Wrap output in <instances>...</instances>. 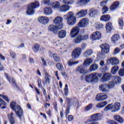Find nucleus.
<instances>
[{
  "label": "nucleus",
  "instance_id": "obj_1",
  "mask_svg": "<svg viewBox=\"0 0 124 124\" xmlns=\"http://www.w3.org/2000/svg\"><path fill=\"white\" fill-rule=\"evenodd\" d=\"M10 107L13 111H15L16 114V116H17L19 119H21V118L24 116L23 110L21 108V107L17 105L16 102L13 101L11 103Z\"/></svg>",
  "mask_w": 124,
  "mask_h": 124
},
{
  "label": "nucleus",
  "instance_id": "obj_2",
  "mask_svg": "<svg viewBox=\"0 0 124 124\" xmlns=\"http://www.w3.org/2000/svg\"><path fill=\"white\" fill-rule=\"evenodd\" d=\"M39 1H36L35 2L29 4L28 6L27 10L26 11V13L28 15H33L35 12V8L39 7Z\"/></svg>",
  "mask_w": 124,
  "mask_h": 124
},
{
  "label": "nucleus",
  "instance_id": "obj_3",
  "mask_svg": "<svg viewBox=\"0 0 124 124\" xmlns=\"http://www.w3.org/2000/svg\"><path fill=\"white\" fill-rule=\"evenodd\" d=\"M64 17H67L66 20L70 26H73L76 23V17L74 16V14L72 12H68Z\"/></svg>",
  "mask_w": 124,
  "mask_h": 124
},
{
  "label": "nucleus",
  "instance_id": "obj_4",
  "mask_svg": "<svg viewBox=\"0 0 124 124\" xmlns=\"http://www.w3.org/2000/svg\"><path fill=\"white\" fill-rule=\"evenodd\" d=\"M121 108V103L119 102L115 103L114 105L113 104H108L105 108V111H109L111 110V112H117L119 111Z\"/></svg>",
  "mask_w": 124,
  "mask_h": 124
},
{
  "label": "nucleus",
  "instance_id": "obj_5",
  "mask_svg": "<svg viewBox=\"0 0 124 124\" xmlns=\"http://www.w3.org/2000/svg\"><path fill=\"white\" fill-rule=\"evenodd\" d=\"M100 38H101V33L98 31L93 32L90 35V39L92 41H96V40H99Z\"/></svg>",
  "mask_w": 124,
  "mask_h": 124
},
{
  "label": "nucleus",
  "instance_id": "obj_6",
  "mask_svg": "<svg viewBox=\"0 0 124 124\" xmlns=\"http://www.w3.org/2000/svg\"><path fill=\"white\" fill-rule=\"evenodd\" d=\"M82 53V49L80 47H77L73 50L72 53V57L73 59H78L79 56H81Z\"/></svg>",
  "mask_w": 124,
  "mask_h": 124
},
{
  "label": "nucleus",
  "instance_id": "obj_7",
  "mask_svg": "<svg viewBox=\"0 0 124 124\" xmlns=\"http://www.w3.org/2000/svg\"><path fill=\"white\" fill-rule=\"evenodd\" d=\"M80 31V28H79V26H77L74 27L70 32V35L71 37L74 38V37H76L77 35L79 34V31Z\"/></svg>",
  "mask_w": 124,
  "mask_h": 124
},
{
  "label": "nucleus",
  "instance_id": "obj_8",
  "mask_svg": "<svg viewBox=\"0 0 124 124\" xmlns=\"http://www.w3.org/2000/svg\"><path fill=\"white\" fill-rule=\"evenodd\" d=\"M66 100L67 103V106H69L70 107L71 106H77L78 105V103L77 102V100L75 99H70L68 98H66Z\"/></svg>",
  "mask_w": 124,
  "mask_h": 124
},
{
  "label": "nucleus",
  "instance_id": "obj_9",
  "mask_svg": "<svg viewBox=\"0 0 124 124\" xmlns=\"http://www.w3.org/2000/svg\"><path fill=\"white\" fill-rule=\"evenodd\" d=\"M62 27V25L61 27H58V25H50L48 26V29L49 31H52L53 33H57L58 30H61Z\"/></svg>",
  "mask_w": 124,
  "mask_h": 124
},
{
  "label": "nucleus",
  "instance_id": "obj_10",
  "mask_svg": "<svg viewBox=\"0 0 124 124\" xmlns=\"http://www.w3.org/2000/svg\"><path fill=\"white\" fill-rule=\"evenodd\" d=\"M89 24V19L83 18L78 23V26L79 28H85Z\"/></svg>",
  "mask_w": 124,
  "mask_h": 124
},
{
  "label": "nucleus",
  "instance_id": "obj_11",
  "mask_svg": "<svg viewBox=\"0 0 124 124\" xmlns=\"http://www.w3.org/2000/svg\"><path fill=\"white\" fill-rule=\"evenodd\" d=\"M62 17L61 16H57L54 19L53 23L58 27H62Z\"/></svg>",
  "mask_w": 124,
  "mask_h": 124
},
{
  "label": "nucleus",
  "instance_id": "obj_12",
  "mask_svg": "<svg viewBox=\"0 0 124 124\" xmlns=\"http://www.w3.org/2000/svg\"><path fill=\"white\" fill-rule=\"evenodd\" d=\"M102 54H107L109 53V45L107 44H102L100 46Z\"/></svg>",
  "mask_w": 124,
  "mask_h": 124
},
{
  "label": "nucleus",
  "instance_id": "obj_13",
  "mask_svg": "<svg viewBox=\"0 0 124 124\" xmlns=\"http://www.w3.org/2000/svg\"><path fill=\"white\" fill-rule=\"evenodd\" d=\"M52 77L48 74V73L46 72L45 74V81H43V86H45L46 84H50L51 81V78Z\"/></svg>",
  "mask_w": 124,
  "mask_h": 124
},
{
  "label": "nucleus",
  "instance_id": "obj_14",
  "mask_svg": "<svg viewBox=\"0 0 124 124\" xmlns=\"http://www.w3.org/2000/svg\"><path fill=\"white\" fill-rule=\"evenodd\" d=\"M99 89L103 93H108V92H109L108 84L106 83L100 84L99 86Z\"/></svg>",
  "mask_w": 124,
  "mask_h": 124
},
{
  "label": "nucleus",
  "instance_id": "obj_15",
  "mask_svg": "<svg viewBox=\"0 0 124 124\" xmlns=\"http://www.w3.org/2000/svg\"><path fill=\"white\" fill-rule=\"evenodd\" d=\"M108 96L106 94L99 93L97 94L96 100L97 101H103L107 99Z\"/></svg>",
  "mask_w": 124,
  "mask_h": 124
},
{
  "label": "nucleus",
  "instance_id": "obj_16",
  "mask_svg": "<svg viewBox=\"0 0 124 124\" xmlns=\"http://www.w3.org/2000/svg\"><path fill=\"white\" fill-rule=\"evenodd\" d=\"M107 62L111 63L112 65H116L119 64V59L116 57L111 58L107 60Z\"/></svg>",
  "mask_w": 124,
  "mask_h": 124
},
{
  "label": "nucleus",
  "instance_id": "obj_17",
  "mask_svg": "<svg viewBox=\"0 0 124 124\" xmlns=\"http://www.w3.org/2000/svg\"><path fill=\"white\" fill-rule=\"evenodd\" d=\"M70 10V6H69V5H67L66 4H64L60 6L59 9L60 12H67V11H69Z\"/></svg>",
  "mask_w": 124,
  "mask_h": 124
},
{
  "label": "nucleus",
  "instance_id": "obj_18",
  "mask_svg": "<svg viewBox=\"0 0 124 124\" xmlns=\"http://www.w3.org/2000/svg\"><path fill=\"white\" fill-rule=\"evenodd\" d=\"M112 75L109 73H105L102 78V80H103V82L105 83V82H108L111 78Z\"/></svg>",
  "mask_w": 124,
  "mask_h": 124
},
{
  "label": "nucleus",
  "instance_id": "obj_19",
  "mask_svg": "<svg viewBox=\"0 0 124 124\" xmlns=\"http://www.w3.org/2000/svg\"><path fill=\"white\" fill-rule=\"evenodd\" d=\"M38 21L43 25H46L49 23V18L46 16H41L38 18Z\"/></svg>",
  "mask_w": 124,
  "mask_h": 124
},
{
  "label": "nucleus",
  "instance_id": "obj_20",
  "mask_svg": "<svg viewBox=\"0 0 124 124\" xmlns=\"http://www.w3.org/2000/svg\"><path fill=\"white\" fill-rule=\"evenodd\" d=\"M101 118V114L100 113H95L93 114L91 117V121L92 122H95L98 121Z\"/></svg>",
  "mask_w": 124,
  "mask_h": 124
},
{
  "label": "nucleus",
  "instance_id": "obj_21",
  "mask_svg": "<svg viewBox=\"0 0 124 124\" xmlns=\"http://www.w3.org/2000/svg\"><path fill=\"white\" fill-rule=\"evenodd\" d=\"M88 13V11L87 10H81V11H79L76 14L77 16H78V17H85L87 15V14Z\"/></svg>",
  "mask_w": 124,
  "mask_h": 124
},
{
  "label": "nucleus",
  "instance_id": "obj_22",
  "mask_svg": "<svg viewBox=\"0 0 124 124\" xmlns=\"http://www.w3.org/2000/svg\"><path fill=\"white\" fill-rule=\"evenodd\" d=\"M120 5V2L118 1H115L113 4L110 6L109 9L112 11H114L115 9H117L119 6Z\"/></svg>",
  "mask_w": 124,
  "mask_h": 124
},
{
  "label": "nucleus",
  "instance_id": "obj_23",
  "mask_svg": "<svg viewBox=\"0 0 124 124\" xmlns=\"http://www.w3.org/2000/svg\"><path fill=\"white\" fill-rule=\"evenodd\" d=\"M44 13L45 15H51L53 14V10L50 7H45L44 9Z\"/></svg>",
  "mask_w": 124,
  "mask_h": 124
},
{
  "label": "nucleus",
  "instance_id": "obj_24",
  "mask_svg": "<svg viewBox=\"0 0 124 124\" xmlns=\"http://www.w3.org/2000/svg\"><path fill=\"white\" fill-rule=\"evenodd\" d=\"M91 77H92V80L93 83H97L99 80L98 77H97V73H93L91 74Z\"/></svg>",
  "mask_w": 124,
  "mask_h": 124
},
{
  "label": "nucleus",
  "instance_id": "obj_25",
  "mask_svg": "<svg viewBox=\"0 0 124 124\" xmlns=\"http://www.w3.org/2000/svg\"><path fill=\"white\" fill-rule=\"evenodd\" d=\"M98 14V11L94 9H91L89 10V15L90 17H94L95 15H97Z\"/></svg>",
  "mask_w": 124,
  "mask_h": 124
},
{
  "label": "nucleus",
  "instance_id": "obj_26",
  "mask_svg": "<svg viewBox=\"0 0 124 124\" xmlns=\"http://www.w3.org/2000/svg\"><path fill=\"white\" fill-rule=\"evenodd\" d=\"M58 36L59 38H64L66 36V31L64 30L60 31L58 33Z\"/></svg>",
  "mask_w": 124,
  "mask_h": 124
},
{
  "label": "nucleus",
  "instance_id": "obj_27",
  "mask_svg": "<svg viewBox=\"0 0 124 124\" xmlns=\"http://www.w3.org/2000/svg\"><path fill=\"white\" fill-rule=\"evenodd\" d=\"M14 115V113L13 112H12L11 114H8V118L9 119L10 124H15V120H14V118L13 117Z\"/></svg>",
  "mask_w": 124,
  "mask_h": 124
},
{
  "label": "nucleus",
  "instance_id": "obj_28",
  "mask_svg": "<svg viewBox=\"0 0 124 124\" xmlns=\"http://www.w3.org/2000/svg\"><path fill=\"white\" fill-rule=\"evenodd\" d=\"M92 62L93 59L92 58H87L83 62V66L86 67L90 66V65Z\"/></svg>",
  "mask_w": 124,
  "mask_h": 124
},
{
  "label": "nucleus",
  "instance_id": "obj_29",
  "mask_svg": "<svg viewBox=\"0 0 124 124\" xmlns=\"http://www.w3.org/2000/svg\"><path fill=\"white\" fill-rule=\"evenodd\" d=\"M110 18H111V17H110L109 15H105L102 16L100 17V20L104 21V22H108V21H109Z\"/></svg>",
  "mask_w": 124,
  "mask_h": 124
},
{
  "label": "nucleus",
  "instance_id": "obj_30",
  "mask_svg": "<svg viewBox=\"0 0 124 124\" xmlns=\"http://www.w3.org/2000/svg\"><path fill=\"white\" fill-rule=\"evenodd\" d=\"M119 38H120V35L118 34H115L111 38V42L113 43H115V42H117V41L119 40Z\"/></svg>",
  "mask_w": 124,
  "mask_h": 124
},
{
  "label": "nucleus",
  "instance_id": "obj_31",
  "mask_svg": "<svg viewBox=\"0 0 124 124\" xmlns=\"http://www.w3.org/2000/svg\"><path fill=\"white\" fill-rule=\"evenodd\" d=\"M81 41H82V35H78L73 40V42L74 43H75V44H78Z\"/></svg>",
  "mask_w": 124,
  "mask_h": 124
},
{
  "label": "nucleus",
  "instance_id": "obj_32",
  "mask_svg": "<svg viewBox=\"0 0 124 124\" xmlns=\"http://www.w3.org/2000/svg\"><path fill=\"white\" fill-rule=\"evenodd\" d=\"M51 6L55 9H58V8H61V3L59 2L55 1L51 3Z\"/></svg>",
  "mask_w": 124,
  "mask_h": 124
},
{
  "label": "nucleus",
  "instance_id": "obj_33",
  "mask_svg": "<svg viewBox=\"0 0 124 124\" xmlns=\"http://www.w3.org/2000/svg\"><path fill=\"white\" fill-rule=\"evenodd\" d=\"M5 77H6L9 83H13L14 86H16V82L15 81V80H14V78L9 77V76H8V75H7V74H5Z\"/></svg>",
  "mask_w": 124,
  "mask_h": 124
},
{
  "label": "nucleus",
  "instance_id": "obj_34",
  "mask_svg": "<svg viewBox=\"0 0 124 124\" xmlns=\"http://www.w3.org/2000/svg\"><path fill=\"white\" fill-rule=\"evenodd\" d=\"M90 0H78V5H85L90 2Z\"/></svg>",
  "mask_w": 124,
  "mask_h": 124
},
{
  "label": "nucleus",
  "instance_id": "obj_35",
  "mask_svg": "<svg viewBox=\"0 0 124 124\" xmlns=\"http://www.w3.org/2000/svg\"><path fill=\"white\" fill-rule=\"evenodd\" d=\"M114 119L120 124L124 123V119L122 118V117H121L120 115H114Z\"/></svg>",
  "mask_w": 124,
  "mask_h": 124
},
{
  "label": "nucleus",
  "instance_id": "obj_36",
  "mask_svg": "<svg viewBox=\"0 0 124 124\" xmlns=\"http://www.w3.org/2000/svg\"><path fill=\"white\" fill-rule=\"evenodd\" d=\"M85 81L88 83H93L91 74L85 76Z\"/></svg>",
  "mask_w": 124,
  "mask_h": 124
},
{
  "label": "nucleus",
  "instance_id": "obj_37",
  "mask_svg": "<svg viewBox=\"0 0 124 124\" xmlns=\"http://www.w3.org/2000/svg\"><path fill=\"white\" fill-rule=\"evenodd\" d=\"M106 29L107 31H112V29H113V25H112V23H107L106 24Z\"/></svg>",
  "mask_w": 124,
  "mask_h": 124
},
{
  "label": "nucleus",
  "instance_id": "obj_38",
  "mask_svg": "<svg viewBox=\"0 0 124 124\" xmlns=\"http://www.w3.org/2000/svg\"><path fill=\"white\" fill-rule=\"evenodd\" d=\"M75 0H63L62 3L63 4H67V5H69L71 4H73Z\"/></svg>",
  "mask_w": 124,
  "mask_h": 124
},
{
  "label": "nucleus",
  "instance_id": "obj_39",
  "mask_svg": "<svg viewBox=\"0 0 124 124\" xmlns=\"http://www.w3.org/2000/svg\"><path fill=\"white\" fill-rule=\"evenodd\" d=\"M98 69V65L96 64H93L90 67V71H95Z\"/></svg>",
  "mask_w": 124,
  "mask_h": 124
},
{
  "label": "nucleus",
  "instance_id": "obj_40",
  "mask_svg": "<svg viewBox=\"0 0 124 124\" xmlns=\"http://www.w3.org/2000/svg\"><path fill=\"white\" fill-rule=\"evenodd\" d=\"M93 54V51L92 49H88L84 53V56L86 58L89 57L90 56H91V55Z\"/></svg>",
  "mask_w": 124,
  "mask_h": 124
},
{
  "label": "nucleus",
  "instance_id": "obj_41",
  "mask_svg": "<svg viewBox=\"0 0 124 124\" xmlns=\"http://www.w3.org/2000/svg\"><path fill=\"white\" fill-rule=\"evenodd\" d=\"M79 61L75 62L74 60H70L68 62V64L69 66H72V65H75V64H78Z\"/></svg>",
  "mask_w": 124,
  "mask_h": 124
},
{
  "label": "nucleus",
  "instance_id": "obj_42",
  "mask_svg": "<svg viewBox=\"0 0 124 124\" xmlns=\"http://www.w3.org/2000/svg\"><path fill=\"white\" fill-rule=\"evenodd\" d=\"M108 103V102H107V101L101 102L96 105V107L97 108H102L103 107H105V106L107 105Z\"/></svg>",
  "mask_w": 124,
  "mask_h": 124
},
{
  "label": "nucleus",
  "instance_id": "obj_43",
  "mask_svg": "<svg viewBox=\"0 0 124 124\" xmlns=\"http://www.w3.org/2000/svg\"><path fill=\"white\" fill-rule=\"evenodd\" d=\"M119 71V67L117 65L114 66L111 68V72L112 74H116L117 72Z\"/></svg>",
  "mask_w": 124,
  "mask_h": 124
},
{
  "label": "nucleus",
  "instance_id": "obj_44",
  "mask_svg": "<svg viewBox=\"0 0 124 124\" xmlns=\"http://www.w3.org/2000/svg\"><path fill=\"white\" fill-rule=\"evenodd\" d=\"M121 81H122V79L118 76L113 77V81H114L115 84H120V83H121Z\"/></svg>",
  "mask_w": 124,
  "mask_h": 124
},
{
  "label": "nucleus",
  "instance_id": "obj_45",
  "mask_svg": "<svg viewBox=\"0 0 124 124\" xmlns=\"http://www.w3.org/2000/svg\"><path fill=\"white\" fill-rule=\"evenodd\" d=\"M39 48H40V45L36 44L33 46L32 49L35 53H37L39 50Z\"/></svg>",
  "mask_w": 124,
  "mask_h": 124
},
{
  "label": "nucleus",
  "instance_id": "obj_46",
  "mask_svg": "<svg viewBox=\"0 0 124 124\" xmlns=\"http://www.w3.org/2000/svg\"><path fill=\"white\" fill-rule=\"evenodd\" d=\"M6 106V103L3 101V100L0 98V107L2 109H5Z\"/></svg>",
  "mask_w": 124,
  "mask_h": 124
},
{
  "label": "nucleus",
  "instance_id": "obj_47",
  "mask_svg": "<svg viewBox=\"0 0 124 124\" xmlns=\"http://www.w3.org/2000/svg\"><path fill=\"white\" fill-rule=\"evenodd\" d=\"M78 71L79 72V73H81V74H84V73H85L86 72L85 71V69L84 68H83V66H79L78 68Z\"/></svg>",
  "mask_w": 124,
  "mask_h": 124
},
{
  "label": "nucleus",
  "instance_id": "obj_48",
  "mask_svg": "<svg viewBox=\"0 0 124 124\" xmlns=\"http://www.w3.org/2000/svg\"><path fill=\"white\" fill-rule=\"evenodd\" d=\"M108 90L109 89H113L115 87V81H109L108 84Z\"/></svg>",
  "mask_w": 124,
  "mask_h": 124
},
{
  "label": "nucleus",
  "instance_id": "obj_49",
  "mask_svg": "<svg viewBox=\"0 0 124 124\" xmlns=\"http://www.w3.org/2000/svg\"><path fill=\"white\" fill-rule=\"evenodd\" d=\"M53 57L55 62H59L61 61V59L60 58V57H59V56H58V55H57L56 54H54Z\"/></svg>",
  "mask_w": 124,
  "mask_h": 124
},
{
  "label": "nucleus",
  "instance_id": "obj_50",
  "mask_svg": "<svg viewBox=\"0 0 124 124\" xmlns=\"http://www.w3.org/2000/svg\"><path fill=\"white\" fill-rule=\"evenodd\" d=\"M108 11H109V8H108V7L105 6L103 7L102 9V12L103 14H106V13H107Z\"/></svg>",
  "mask_w": 124,
  "mask_h": 124
},
{
  "label": "nucleus",
  "instance_id": "obj_51",
  "mask_svg": "<svg viewBox=\"0 0 124 124\" xmlns=\"http://www.w3.org/2000/svg\"><path fill=\"white\" fill-rule=\"evenodd\" d=\"M64 91L65 95H67V94H68V85H67V84H66L65 85Z\"/></svg>",
  "mask_w": 124,
  "mask_h": 124
},
{
  "label": "nucleus",
  "instance_id": "obj_52",
  "mask_svg": "<svg viewBox=\"0 0 124 124\" xmlns=\"http://www.w3.org/2000/svg\"><path fill=\"white\" fill-rule=\"evenodd\" d=\"M56 68H57L58 70H62V68H63V67L62 66V64L58 63L56 64Z\"/></svg>",
  "mask_w": 124,
  "mask_h": 124
},
{
  "label": "nucleus",
  "instance_id": "obj_53",
  "mask_svg": "<svg viewBox=\"0 0 124 124\" xmlns=\"http://www.w3.org/2000/svg\"><path fill=\"white\" fill-rule=\"evenodd\" d=\"M118 24L120 27H124V19L123 18H120L118 20Z\"/></svg>",
  "mask_w": 124,
  "mask_h": 124
},
{
  "label": "nucleus",
  "instance_id": "obj_54",
  "mask_svg": "<svg viewBox=\"0 0 124 124\" xmlns=\"http://www.w3.org/2000/svg\"><path fill=\"white\" fill-rule=\"evenodd\" d=\"M93 108V104H90L88 106H86L85 110V111H90Z\"/></svg>",
  "mask_w": 124,
  "mask_h": 124
},
{
  "label": "nucleus",
  "instance_id": "obj_55",
  "mask_svg": "<svg viewBox=\"0 0 124 124\" xmlns=\"http://www.w3.org/2000/svg\"><path fill=\"white\" fill-rule=\"evenodd\" d=\"M70 110V107L67 106L66 109L65 111V115L66 117H67V115L69 114Z\"/></svg>",
  "mask_w": 124,
  "mask_h": 124
},
{
  "label": "nucleus",
  "instance_id": "obj_56",
  "mask_svg": "<svg viewBox=\"0 0 124 124\" xmlns=\"http://www.w3.org/2000/svg\"><path fill=\"white\" fill-rule=\"evenodd\" d=\"M107 3V0L102 1L100 3V5L103 7H105L106 6V4Z\"/></svg>",
  "mask_w": 124,
  "mask_h": 124
},
{
  "label": "nucleus",
  "instance_id": "obj_57",
  "mask_svg": "<svg viewBox=\"0 0 124 124\" xmlns=\"http://www.w3.org/2000/svg\"><path fill=\"white\" fill-rule=\"evenodd\" d=\"M87 39H89V34L81 36V40H87Z\"/></svg>",
  "mask_w": 124,
  "mask_h": 124
},
{
  "label": "nucleus",
  "instance_id": "obj_58",
  "mask_svg": "<svg viewBox=\"0 0 124 124\" xmlns=\"http://www.w3.org/2000/svg\"><path fill=\"white\" fill-rule=\"evenodd\" d=\"M96 29L98 31L99 30H101V29H103V24H98L96 26Z\"/></svg>",
  "mask_w": 124,
  "mask_h": 124
},
{
  "label": "nucleus",
  "instance_id": "obj_59",
  "mask_svg": "<svg viewBox=\"0 0 124 124\" xmlns=\"http://www.w3.org/2000/svg\"><path fill=\"white\" fill-rule=\"evenodd\" d=\"M119 74L120 76H122V77H123L124 76V69H121L119 71Z\"/></svg>",
  "mask_w": 124,
  "mask_h": 124
},
{
  "label": "nucleus",
  "instance_id": "obj_60",
  "mask_svg": "<svg viewBox=\"0 0 124 124\" xmlns=\"http://www.w3.org/2000/svg\"><path fill=\"white\" fill-rule=\"evenodd\" d=\"M121 50H120V49L118 47H116L115 48L114 52H113V54L114 55H117V54H119V53H120V51Z\"/></svg>",
  "mask_w": 124,
  "mask_h": 124
},
{
  "label": "nucleus",
  "instance_id": "obj_61",
  "mask_svg": "<svg viewBox=\"0 0 124 124\" xmlns=\"http://www.w3.org/2000/svg\"><path fill=\"white\" fill-rule=\"evenodd\" d=\"M92 120H88L86 122V124H99L98 122H93V123H92Z\"/></svg>",
  "mask_w": 124,
  "mask_h": 124
},
{
  "label": "nucleus",
  "instance_id": "obj_62",
  "mask_svg": "<svg viewBox=\"0 0 124 124\" xmlns=\"http://www.w3.org/2000/svg\"><path fill=\"white\" fill-rule=\"evenodd\" d=\"M0 96H2V98L4 99H5V100H6V101H7V102H9L10 100H9V99H8V97H7V96H6L5 95H2L0 94Z\"/></svg>",
  "mask_w": 124,
  "mask_h": 124
},
{
  "label": "nucleus",
  "instance_id": "obj_63",
  "mask_svg": "<svg viewBox=\"0 0 124 124\" xmlns=\"http://www.w3.org/2000/svg\"><path fill=\"white\" fill-rule=\"evenodd\" d=\"M11 56L12 57L13 59L16 58V54L13 51H11L10 53Z\"/></svg>",
  "mask_w": 124,
  "mask_h": 124
},
{
  "label": "nucleus",
  "instance_id": "obj_64",
  "mask_svg": "<svg viewBox=\"0 0 124 124\" xmlns=\"http://www.w3.org/2000/svg\"><path fill=\"white\" fill-rule=\"evenodd\" d=\"M108 123L109 124H118V123H117V122H115L114 120H108Z\"/></svg>",
  "mask_w": 124,
  "mask_h": 124
}]
</instances>
